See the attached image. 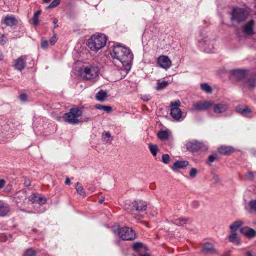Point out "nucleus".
Segmentation results:
<instances>
[{
    "instance_id": "1",
    "label": "nucleus",
    "mask_w": 256,
    "mask_h": 256,
    "mask_svg": "<svg viewBox=\"0 0 256 256\" xmlns=\"http://www.w3.org/2000/svg\"><path fill=\"white\" fill-rule=\"evenodd\" d=\"M110 54L113 59H116L121 62L123 70L126 74H127L131 68L134 58L131 50L128 48L116 44L114 46Z\"/></svg>"
},
{
    "instance_id": "2",
    "label": "nucleus",
    "mask_w": 256,
    "mask_h": 256,
    "mask_svg": "<svg viewBox=\"0 0 256 256\" xmlns=\"http://www.w3.org/2000/svg\"><path fill=\"white\" fill-rule=\"evenodd\" d=\"M107 37L102 34H94L88 40L87 46L91 50L98 52L106 45Z\"/></svg>"
},
{
    "instance_id": "3",
    "label": "nucleus",
    "mask_w": 256,
    "mask_h": 256,
    "mask_svg": "<svg viewBox=\"0 0 256 256\" xmlns=\"http://www.w3.org/2000/svg\"><path fill=\"white\" fill-rule=\"evenodd\" d=\"M82 114V110L78 108H71L70 112L65 113L64 115V120L72 124H78L81 122V121L78 120V118Z\"/></svg>"
},
{
    "instance_id": "4",
    "label": "nucleus",
    "mask_w": 256,
    "mask_h": 256,
    "mask_svg": "<svg viewBox=\"0 0 256 256\" xmlns=\"http://www.w3.org/2000/svg\"><path fill=\"white\" fill-rule=\"evenodd\" d=\"M249 13L248 10L244 8H234L231 12V21L240 23L245 21L248 16Z\"/></svg>"
},
{
    "instance_id": "5",
    "label": "nucleus",
    "mask_w": 256,
    "mask_h": 256,
    "mask_svg": "<svg viewBox=\"0 0 256 256\" xmlns=\"http://www.w3.org/2000/svg\"><path fill=\"white\" fill-rule=\"evenodd\" d=\"M114 232L124 240H132L136 238V233L132 228L128 227L118 228Z\"/></svg>"
},
{
    "instance_id": "6",
    "label": "nucleus",
    "mask_w": 256,
    "mask_h": 256,
    "mask_svg": "<svg viewBox=\"0 0 256 256\" xmlns=\"http://www.w3.org/2000/svg\"><path fill=\"white\" fill-rule=\"evenodd\" d=\"M46 200L44 196L33 193V212L40 213L44 211L41 206L46 204Z\"/></svg>"
},
{
    "instance_id": "7",
    "label": "nucleus",
    "mask_w": 256,
    "mask_h": 256,
    "mask_svg": "<svg viewBox=\"0 0 256 256\" xmlns=\"http://www.w3.org/2000/svg\"><path fill=\"white\" fill-rule=\"evenodd\" d=\"M99 70L97 66H88L84 68L81 75L88 80H93L98 75Z\"/></svg>"
},
{
    "instance_id": "8",
    "label": "nucleus",
    "mask_w": 256,
    "mask_h": 256,
    "mask_svg": "<svg viewBox=\"0 0 256 256\" xmlns=\"http://www.w3.org/2000/svg\"><path fill=\"white\" fill-rule=\"evenodd\" d=\"M231 76L238 81L244 82L249 72L246 70L235 69L230 71Z\"/></svg>"
},
{
    "instance_id": "9",
    "label": "nucleus",
    "mask_w": 256,
    "mask_h": 256,
    "mask_svg": "<svg viewBox=\"0 0 256 256\" xmlns=\"http://www.w3.org/2000/svg\"><path fill=\"white\" fill-rule=\"evenodd\" d=\"M130 208L132 212L135 210L138 213H140L146 210L147 204L144 201L136 200H134L132 202Z\"/></svg>"
},
{
    "instance_id": "10",
    "label": "nucleus",
    "mask_w": 256,
    "mask_h": 256,
    "mask_svg": "<svg viewBox=\"0 0 256 256\" xmlns=\"http://www.w3.org/2000/svg\"><path fill=\"white\" fill-rule=\"evenodd\" d=\"M186 146L188 151L192 152H194L198 151L200 148H202L204 144L202 142L196 140H192L188 142L186 144Z\"/></svg>"
},
{
    "instance_id": "11",
    "label": "nucleus",
    "mask_w": 256,
    "mask_h": 256,
    "mask_svg": "<svg viewBox=\"0 0 256 256\" xmlns=\"http://www.w3.org/2000/svg\"><path fill=\"white\" fill-rule=\"evenodd\" d=\"M250 90L256 87V74L252 72H249L243 82Z\"/></svg>"
},
{
    "instance_id": "12",
    "label": "nucleus",
    "mask_w": 256,
    "mask_h": 256,
    "mask_svg": "<svg viewBox=\"0 0 256 256\" xmlns=\"http://www.w3.org/2000/svg\"><path fill=\"white\" fill-rule=\"evenodd\" d=\"M236 111L243 116L252 118V110L246 106H238L236 108Z\"/></svg>"
},
{
    "instance_id": "13",
    "label": "nucleus",
    "mask_w": 256,
    "mask_h": 256,
    "mask_svg": "<svg viewBox=\"0 0 256 256\" xmlns=\"http://www.w3.org/2000/svg\"><path fill=\"white\" fill-rule=\"evenodd\" d=\"M158 66L164 69H168L172 65V62L168 56H161L158 59Z\"/></svg>"
},
{
    "instance_id": "14",
    "label": "nucleus",
    "mask_w": 256,
    "mask_h": 256,
    "mask_svg": "<svg viewBox=\"0 0 256 256\" xmlns=\"http://www.w3.org/2000/svg\"><path fill=\"white\" fill-rule=\"evenodd\" d=\"M213 105L212 101L198 102L194 104V110H204Z\"/></svg>"
},
{
    "instance_id": "15",
    "label": "nucleus",
    "mask_w": 256,
    "mask_h": 256,
    "mask_svg": "<svg viewBox=\"0 0 256 256\" xmlns=\"http://www.w3.org/2000/svg\"><path fill=\"white\" fill-rule=\"evenodd\" d=\"M199 42L201 44V46L204 48V50L206 52H212L214 43L213 40H210L208 38H206L204 40H200Z\"/></svg>"
},
{
    "instance_id": "16",
    "label": "nucleus",
    "mask_w": 256,
    "mask_h": 256,
    "mask_svg": "<svg viewBox=\"0 0 256 256\" xmlns=\"http://www.w3.org/2000/svg\"><path fill=\"white\" fill-rule=\"evenodd\" d=\"M214 112L217 114H220L225 112L228 109V104L225 102H221L217 104H214Z\"/></svg>"
},
{
    "instance_id": "17",
    "label": "nucleus",
    "mask_w": 256,
    "mask_h": 256,
    "mask_svg": "<svg viewBox=\"0 0 256 256\" xmlns=\"http://www.w3.org/2000/svg\"><path fill=\"white\" fill-rule=\"evenodd\" d=\"M254 21L251 20L243 26L242 28V32L248 36H252L254 34Z\"/></svg>"
},
{
    "instance_id": "18",
    "label": "nucleus",
    "mask_w": 256,
    "mask_h": 256,
    "mask_svg": "<svg viewBox=\"0 0 256 256\" xmlns=\"http://www.w3.org/2000/svg\"><path fill=\"white\" fill-rule=\"evenodd\" d=\"M26 56H22L19 58L15 60L14 62V68L21 71L24 68L26 65Z\"/></svg>"
},
{
    "instance_id": "19",
    "label": "nucleus",
    "mask_w": 256,
    "mask_h": 256,
    "mask_svg": "<svg viewBox=\"0 0 256 256\" xmlns=\"http://www.w3.org/2000/svg\"><path fill=\"white\" fill-rule=\"evenodd\" d=\"M202 252L204 254H216V250L214 248L213 244L209 242L204 244Z\"/></svg>"
},
{
    "instance_id": "20",
    "label": "nucleus",
    "mask_w": 256,
    "mask_h": 256,
    "mask_svg": "<svg viewBox=\"0 0 256 256\" xmlns=\"http://www.w3.org/2000/svg\"><path fill=\"white\" fill-rule=\"evenodd\" d=\"M240 232L248 238H252L256 236V231L249 227H242L240 228Z\"/></svg>"
},
{
    "instance_id": "21",
    "label": "nucleus",
    "mask_w": 256,
    "mask_h": 256,
    "mask_svg": "<svg viewBox=\"0 0 256 256\" xmlns=\"http://www.w3.org/2000/svg\"><path fill=\"white\" fill-rule=\"evenodd\" d=\"M10 211V208L8 204L0 200V216H6Z\"/></svg>"
},
{
    "instance_id": "22",
    "label": "nucleus",
    "mask_w": 256,
    "mask_h": 256,
    "mask_svg": "<svg viewBox=\"0 0 256 256\" xmlns=\"http://www.w3.org/2000/svg\"><path fill=\"white\" fill-rule=\"evenodd\" d=\"M188 165V162L187 160H177L172 166V169L176 171L178 169L184 168Z\"/></svg>"
},
{
    "instance_id": "23",
    "label": "nucleus",
    "mask_w": 256,
    "mask_h": 256,
    "mask_svg": "<svg viewBox=\"0 0 256 256\" xmlns=\"http://www.w3.org/2000/svg\"><path fill=\"white\" fill-rule=\"evenodd\" d=\"M108 96L107 92L106 90H100L96 94L95 98L100 102H104Z\"/></svg>"
},
{
    "instance_id": "24",
    "label": "nucleus",
    "mask_w": 256,
    "mask_h": 256,
    "mask_svg": "<svg viewBox=\"0 0 256 256\" xmlns=\"http://www.w3.org/2000/svg\"><path fill=\"white\" fill-rule=\"evenodd\" d=\"M170 115L176 120H179L182 117V112L178 108H170Z\"/></svg>"
},
{
    "instance_id": "25",
    "label": "nucleus",
    "mask_w": 256,
    "mask_h": 256,
    "mask_svg": "<svg viewBox=\"0 0 256 256\" xmlns=\"http://www.w3.org/2000/svg\"><path fill=\"white\" fill-rule=\"evenodd\" d=\"M4 20L5 24L10 26H16L18 24V20L12 16H6Z\"/></svg>"
},
{
    "instance_id": "26",
    "label": "nucleus",
    "mask_w": 256,
    "mask_h": 256,
    "mask_svg": "<svg viewBox=\"0 0 256 256\" xmlns=\"http://www.w3.org/2000/svg\"><path fill=\"white\" fill-rule=\"evenodd\" d=\"M231 234L229 236L228 240L230 242L239 245L241 240L240 238H238L236 232H230Z\"/></svg>"
},
{
    "instance_id": "27",
    "label": "nucleus",
    "mask_w": 256,
    "mask_h": 256,
    "mask_svg": "<svg viewBox=\"0 0 256 256\" xmlns=\"http://www.w3.org/2000/svg\"><path fill=\"white\" fill-rule=\"evenodd\" d=\"M243 224V222L240 220L234 221L230 226V232H236V231L241 228Z\"/></svg>"
},
{
    "instance_id": "28",
    "label": "nucleus",
    "mask_w": 256,
    "mask_h": 256,
    "mask_svg": "<svg viewBox=\"0 0 256 256\" xmlns=\"http://www.w3.org/2000/svg\"><path fill=\"white\" fill-rule=\"evenodd\" d=\"M170 135V132L168 130H160L158 134V138L162 140H168Z\"/></svg>"
},
{
    "instance_id": "29",
    "label": "nucleus",
    "mask_w": 256,
    "mask_h": 256,
    "mask_svg": "<svg viewBox=\"0 0 256 256\" xmlns=\"http://www.w3.org/2000/svg\"><path fill=\"white\" fill-rule=\"evenodd\" d=\"M220 153L223 154H228L233 151V148L228 146H221L218 148Z\"/></svg>"
},
{
    "instance_id": "30",
    "label": "nucleus",
    "mask_w": 256,
    "mask_h": 256,
    "mask_svg": "<svg viewBox=\"0 0 256 256\" xmlns=\"http://www.w3.org/2000/svg\"><path fill=\"white\" fill-rule=\"evenodd\" d=\"M94 108L98 110H103L107 112H110L112 110V108L110 106H104L101 104H96Z\"/></svg>"
},
{
    "instance_id": "31",
    "label": "nucleus",
    "mask_w": 256,
    "mask_h": 256,
    "mask_svg": "<svg viewBox=\"0 0 256 256\" xmlns=\"http://www.w3.org/2000/svg\"><path fill=\"white\" fill-rule=\"evenodd\" d=\"M168 84V82L166 80L160 81V80H158L157 82V86L156 90H162L166 88Z\"/></svg>"
},
{
    "instance_id": "32",
    "label": "nucleus",
    "mask_w": 256,
    "mask_h": 256,
    "mask_svg": "<svg viewBox=\"0 0 256 256\" xmlns=\"http://www.w3.org/2000/svg\"><path fill=\"white\" fill-rule=\"evenodd\" d=\"M200 88L208 94H210L212 92V88L207 83L201 84Z\"/></svg>"
},
{
    "instance_id": "33",
    "label": "nucleus",
    "mask_w": 256,
    "mask_h": 256,
    "mask_svg": "<svg viewBox=\"0 0 256 256\" xmlns=\"http://www.w3.org/2000/svg\"><path fill=\"white\" fill-rule=\"evenodd\" d=\"M248 205L250 208V212H256V199L250 200Z\"/></svg>"
},
{
    "instance_id": "34",
    "label": "nucleus",
    "mask_w": 256,
    "mask_h": 256,
    "mask_svg": "<svg viewBox=\"0 0 256 256\" xmlns=\"http://www.w3.org/2000/svg\"><path fill=\"white\" fill-rule=\"evenodd\" d=\"M76 190L78 194L83 196H86V192L84 190L82 186H81L78 182L76 183Z\"/></svg>"
},
{
    "instance_id": "35",
    "label": "nucleus",
    "mask_w": 256,
    "mask_h": 256,
    "mask_svg": "<svg viewBox=\"0 0 256 256\" xmlns=\"http://www.w3.org/2000/svg\"><path fill=\"white\" fill-rule=\"evenodd\" d=\"M148 148L153 156H155L156 155L157 152L158 151V148L157 145L150 144L148 146Z\"/></svg>"
},
{
    "instance_id": "36",
    "label": "nucleus",
    "mask_w": 256,
    "mask_h": 256,
    "mask_svg": "<svg viewBox=\"0 0 256 256\" xmlns=\"http://www.w3.org/2000/svg\"><path fill=\"white\" fill-rule=\"evenodd\" d=\"M8 128V126H5L4 128L2 126L0 125V140L5 138L7 134V132L6 130Z\"/></svg>"
},
{
    "instance_id": "37",
    "label": "nucleus",
    "mask_w": 256,
    "mask_h": 256,
    "mask_svg": "<svg viewBox=\"0 0 256 256\" xmlns=\"http://www.w3.org/2000/svg\"><path fill=\"white\" fill-rule=\"evenodd\" d=\"M60 2V0H53L51 3L46 7V9H50L56 7Z\"/></svg>"
},
{
    "instance_id": "38",
    "label": "nucleus",
    "mask_w": 256,
    "mask_h": 256,
    "mask_svg": "<svg viewBox=\"0 0 256 256\" xmlns=\"http://www.w3.org/2000/svg\"><path fill=\"white\" fill-rule=\"evenodd\" d=\"M218 158V156L217 154H212L210 155L208 158V164H210L214 162Z\"/></svg>"
},
{
    "instance_id": "39",
    "label": "nucleus",
    "mask_w": 256,
    "mask_h": 256,
    "mask_svg": "<svg viewBox=\"0 0 256 256\" xmlns=\"http://www.w3.org/2000/svg\"><path fill=\"white\" fill-rule=\"evenodd\" d=\"M143 244L141 242H135L133 244V249L134 251L138 252L142 248Z\"/></svg>"
},
{
    "instance_id": "40",
    "label": "nucleus",
    "mask_w": 256,
    "mask_h": 256,
    "mask_svg": "<svg viewBox=\"0 0 256 256\" xmlns=\"http://www.w3.org/2000/svg\"><path fill=\"white\" fill-rule=\"evenodd\" d=\"M170 162V156L168 154H164L162 156V162L167 164Z\"/></svg>"
},
{
    "instance_id": "41",
    "label": "nucleus",
    "mask_w": 256,
    "mask_h": 256,
    "mask_svg": "<svg viewBox=\"0 0 256 256\" xmlns=\"http://www.w3.org/2000/svg\"><path fill=\"white\" fill-rule=\"evenodd\" d=\"M198 173V170L196 168H192L191 169L190 172V176L192 178H194Z\"/></svg>"
},
{
    "instance_id": "42",
    "label": "nucleus",
    "mask_w": 256,
    "mask_h": 256,
    "mask_svg": "<svg viewBox=\"0 0 256 256\" xmlns=\"http://www.w3.org/2000/svg\"><path fill=\"white\" fill-rule=\"evenodd\" d=\"M111 138V134L109 132H106L105 134H102V139L106 142L108 141V140H106V138Z\"/></svg>"
},
{
    "instance_id": "43",
    "label": "nucleus",
    "mask_w": 256,
    "mask_h": 256,
    "mask_svg": "<svg viewBox=\"0 0 256 256\" xmlns=\"http://www.w3.org/2000/svg\"><path fill=\"white\" fill-rule=\"evenodd\" d=\"M245 176L248 179L250 180H252L254 179V173L252 172H248L246 174Z\"/></svg>"
},
{
    "instance_id": "44",
    "label": "nucleus",
    "mask_w": 256,
    "mask_h": 256,
    "mask_svg": "<svg viewBox=\"0 0 256 256\" xmlns=\"http://www.w3.org/2000/svg\"><path fill=\"white\" fill-rule=\"evenodd\" d=\"M57 38H56V34H54L53 35V36L50 38V44H51V45H54V44L57 41Z\"/></svg>"
},
{
    "instance_id": "45",
    "label": "nucleus",
    "mask_w": 256,
    "mask_h": 256,
    "mask_svg": "<svg viewBox=\"0 0 256 256\" xmlns=\"http://www.w3.org/2000/svg\"><path fill=\"white\" fill-rule=\"evenodd\" d=\"M19 197L22 198H26V192L24 190H22V191H20L18 193H17L16 198Z\"/></svg>"
},
{
    "instance_id": "46",
    "label": "nucleus",
    "mask_w": 256,
    "mask_h": 256,
    "mask_svg": "<svg viewBox=\"0 0 256 256\" xmlns=\"http://www.w3.org/2000/svg\"><path fill=\"white\" fill-rule=\"evenodd\" d=\"M6 42V38L4 34H0V44L4 45Z\"/></svg>"
},
{
    "instance_id": "47",
    "label": "nucleus",
    "mask_w": 256,
    "mask_h": 256,
    "mask_svg": "<svg viewBox=\"0 0 256 256\" xmlns=\"http://www.w3.org/2000/svg\"><path fill=\"white\" fill-rule=\"evenodd\" d=\"M180 102L179 100H177L174 102H172L170 104V108H178V106L180 105Z\"/></svg>"
},
{
    "instance_id": "48",
    "label": "nucleus",
    "mask_w": 256,
    "mask_h": 256,
    "mask_svg": "<svg viewBox=\"0 0 256 256\" xmlns=\"http://www.w3.org/2000/svg\"><path fill=\"white\" fill-rule=\"evenodd\" d=\"M22 256H32V249L28 248L24 253Z\"/></svg>"
},
{
    "instance_id": "49",
    "label": "nucleus",
    "mask_w": 256,
    "mask_h": 256,
    "mask_svg": "<svg viewBox=\"0 0 256 256\" xmlns=\"http://www.w3.org/2000/svg\"><path fill=\"white\" fill-rule=\"evenodd\" d=\"M41 47L44 49H46L48 47V42L46 40H44L41 42Z\"/></svg>"
},
{
    "instance_id": "50",
    "label": "nucleus",
    "mask_w": 256,
    "mask_h": 256,
    "mask_svg": "<svg viewBox=\"0 0 256 256\" xmlns=\"http://www.w3.org/2000/svg\"><path fill=\"white\" fill-rule=\"evenodd\" d=\"M28 98V96L25 94H22L20 96V100L22 102H25L26 100Z\"/></svg>"
},
{
    "instance_id": "51",
    "label": "nucleus",
    "mask_w": 256,
    "mask_h": 256,
    "mask_svg": "<svg viewBox=\"0 0 256 256\" xmlns=\"http://www.w3.org/2000/svg\"><path fill=\"white\" fill-rule=\"evenodd\" d=\"M40 22V20L38 17H36L35 16H33V25L36 26Z\"/></svg>"
},
{
    "instance_id": "52",
    "label": "nucleus",
    "mask_w": 256,
    "mask_h": 256,
    "mask_svg": "<svg viewBox=\"0 0 256 256\" xmlns=\"http://www.w3.org/2000/svg\"><path fill=\"white\" fill-rule=\"evenodd\" d=\"M173 222L177 226H181L182 224L180 222L179 218H176L173 220Z\"/></svg>"
},
{
    "instance_id": "53",
    "label": "nucleus",
    "mask_w": 256,
    "mask_h": 256,
    "mask_svg": "<svg viewBox=\"0 0 256 256\" xmlns=\"http://www.w3.org/2000/svg\"><path fill=\"white\" fill-rule=\"evenodd\" d=\"M178 218L180 219V222L182 224H184L188 220L186 218Z\"/></svg>"
},
{
    "instance_id": "54",
    "label": "nucleus",
    "mask_w": 256,
    "mask_h": 256,
    "mask_svg": "<svg viewBox=\"0 0 256 256\" xmlns=\"http://www.w3.org/2000/svg\"><path fill=\"white\" fill-rule=\"evenodd\" d=\"M246 256H255V254L252 251H248L246 252Z\"/></svg>"
},
{
    "instance_id": "55",
    "label": "nucleus",
    "mask_w": 256,
    "mask_h": 256,
    "mask_svg": "<svg viewBox=\"0 0 256 256\" xmlns=\"http://www.w3.org/2000/svg\"><path fill=\"white\" fill-rule=\"evenodd\" d=\"M150 96H144L142 98V99L144 100V101H148L149 100H150Z\"/></svg>"
},
{
    "instance_id": "56",
    "label": "nucleus",
    "mask_w": 256,
    "mask_h": 256,
    "mask_svg": "<svg viewBox=\"0 0 256 256\" xmlns=\"http://www.w3.org/2000/svg\"><path fill=\"white\" fill-rule=\"evenodd\" d=\"M41 12H42L41 10H38L34 12L33 16H35L36 17H38L41 14Z\"/></svg>"
},
{
    "instance_id": "57",
    "label": "nucleus",
    "mask_w": 256,
    "mask_h": 256,
    "mask_svg": "<svg viewBox=\"0 0 256 256\" xmlns=\"http://www.w3.org/2000/svg\"><path fill=\"white\" fill-rule=\"evenodd\" d=\"M91 120L90 118V117H88V116H84V120H83L84 122H88V120Z\"/></svg>"
},
{
    "instance_id": "58",
    "label": "nucleus",
    "mask_w": 256,
    "mask_h": 256,
    "mask_svg": "<svg viewBox=\"0 0 256 256\" xmlns=\"http://www.w3.org/2000/svg\"><path fill=\"white\" fill-rule=\"evenodd\" d=\"M4 181L2 180H0V189L4 187Z\"/></svg>"
},
{
    "instance_id": "59",
    "label": "nucleus",
    "mask_w": 256,
    "mask_h": 256,
    "mask_svg": "<svg viewBox=\"0 0 256 256\" xmlns=\"http://www.w3.org/2000/svg\"><path fill=\"white\" fill-rule=\"evenodd\" d=\"M213 178L214 180L216 182H218V177L216 174H214Z\"/></svg>"
},
{
    "instance_id": "60",
    "label": "nucleus",
    "mask_w": 256,
    "mask_h": 256,
    "mask_svg": "<svg viewBox=\"0 0 256 256\" xmlns=\"http://www.w3.org/2000/svg\"><path fill=\"white\" fill-rule=\"evenodd\" d=\"M144 216L141 214H138L136 216H134L135 218H143Z\"/></svg>"
},
{
    "instance_id": "61",
    "label": "nucleus",
    "mask_w": 256,
    "mask_h": 256,
    "mask_svg": "<svg viewBox=\"0 0 256 256\" xmlns=\"http://www.w3.org/2000/svg\"><path fill=\"white\" fill-rule=\"evenodd\" d=\"M66 184H70V180L69 178H67L65 181Z\"/></svg>"
},
{
    "instance_id": "62",
    "label": "nucleus",
    "mask_w": 256,
    "mask_h": 256,
    "mask_svg": "<svg viewBox=\"0 0 256 256\" xmlns=\"http://www.w3.org/2000/svg\"><path fill=\"white\" fill-rule=\"evenodd\" d=\"M58 22V19L56 18H54L53 20V23L54 24H56Z\"/></svg>"
},
{
    "instance_id": "63",
    "label": "nucleus",
    "mask_w": 256,
    "mask_h": 256,
    "mask_svg": "<svg viewBox=\"0 0 256 256\" xmlns=\"http://www.w3.org/2000/svg\"><path fill=\"white\" fill-rule=\"evenodd\" d=\"M44 3H48L50 2L51 0H42Z\"/></svg>"
},
{
    "instance_id": "64",
    "label": "nucleus",
    "mask_w": 256,
    "mask_h": 256,
    "mask_svg": "<svg viewBox=\"0 0 256 256\" xmlns=\"http://www.w3.org/2000/svg\"><path fill=\"white\" fill-rule=\"evenodd\" d=\"M140 256H150L148 254H140Z\"/></svg>"
}]
</instances>
